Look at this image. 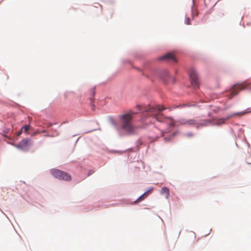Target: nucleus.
I'll list each match as a JSON object with an SVG mask.
<instances>
[{
	"label": "nucleus",
	"instance_id": "nucleus-1",
	"mask_svg": "<svg viewBox=\"0 0 251 251\" xmlns=\"http://www.w3.org/2000/svg\"><path fill=\"white\" fill-rule=\"evenodd\" d=\"M137 107L140 110L143 111L144 112V115L146 117H151L160 123H167L170 126H174L175 125V121L171 117H165L162 113V111L166 109L164 106H149L148 107L143 108L141 105H137Z\"/></svg>",
	"mask_w": 251,
	"mask_h": 251
},
{
	"label": "nucleus",
	"instance_id": "nucleus-2",
	"mask_svg": "<svg viewBox=\"0 0 251 251\" xmlns=\"http://www.w3.org/2000/svg\"><path fill=\"white\" fill-rule=\"evenodd\" d=\"M137 112L129 111L128 113L120 116L122 124V128L128 133H131L134 128L131 124V120L132 116Z\"/></svg>",
	"mask_w": 251,
	"mask_h": 251
},
{
	"label": "nucleus",
	"instance_id": "nucleus-3",
	"mask_svg": "<svg viewBox=\"0 0 251 251\" xmlns=\"http://www.w3.org/2000/svg\"><path fill=\"white\" fill-rule=\"evenodd\" d=\"M190 78L192 86L195 89L198 88L200 85L199 80L197 73L195 70L192 69L190 71Z\"/></svg>",
	"mask_w": 251,
	"mask_h": 251
},
{
	"label": "nucleus",
	"instance_id": "nucleus-4",
	"mask_svg": "<svg viewBox=\"0 0 251 251\" xmlns=\"http://www.w3.org/2000/svg\"><path fill=\"white\" fill-rule=\"evenodd\" d=\"M225 119H213L212 121L209 120H202L201 121L199 125L201 126H207L211 124L215 125H220L224 123L226 121Z\"/></svg>",
	"mask_w": 251,
	"mask_h": 251
},
{
	"label": "nucleus",
	"instance_id": "nucleus-5",
	"mask_svg": "<svg viewBox=\"0 0 251 251\" xmlns=\"http://www.w3.org/2000/svg\"><path fill=\"white\" fill-rule=\"evenodd\" d=\"M246 86L247 85H245L244 83L240 84H237L234 85L231 91V97L229 98L230 99L233 96L236 95L238 94L239 91L244 89L246 87Z\"/></svg>",
	"mask_w": 251,
	"mask_h": 251
},
{
	"label": "nucleus",
	"instance_id": "nucleus-6",
	"mask_svg": "<svg viewBox=\"0 0 251 251\" xmlns=\"http://www.w3.org/2000/svg\"><path fill=\"white\" fill-rule=\"evenodd\" d=\"M62 174H60V176L58 178V179L65 181H70L72 179L71 176L70 174L63 171H62Z\"/></svg>",
	"mask_w": 251,
	"mask_h": 251
},
{
	"label": "nucleus",
	"instance_id": "nucleus-7",
	"mask_svg": "<svg viewBox=\"0 0 251 251\" xmlns=\"http://www.w3.org/2000/svg\"><path fill=\"white\" fill-rule=\"evenodd\" d=\"M28 142L29 140L28 139H24L21 141H20L18 145H16V147L20 149H23L24 148L27 146Z\"/></svg>",
	"mask_w": 251,
	"mask_h": 251
},
{
	"label": "nucleus",
	"instance_id": "nucleus-8",
	"mask_svg": "<svg viewBox=\"0 0 251 251\" xmlns=\"http://www.w3.org/2000/svg\"><path fill=\"white\" fill-rule=\"evenodd\" d=\"M160 59L161 60H173L175 62H176V59L174 57L173 54L171 53H168L166 54L165 55L162 56Z\"/></svg>",
	"mask_w": 251,
	"mask_h": 251
},
{
	"label": "nucleus",
	"instance_id": "nucleus-9",
	"mask_svg": "<svg viewBox=\"0 0 251 251\" xmlns=\"http://www.w3.org/2000/svg\"><path fill=\"white\" fill-rule=\"evenodd\" d=\"M152 189L147 191L145 192L143 195L140 196L136 201H134V203H137L140 201H143L145 198H146L149 194H151L152 192Z\"/></svg>",
	"mask_w": 251,
	"mask_h": 251
},
{
	"label": "nucleus",
	"instance_id": "nucleus-10",
	"mask_svg": "<svg viewBox=\"0 0 251 251\" xmlns=\"http://www.w3.org/2000/svg\"><path fill=\"white\" fill-rule=\"evenodd\" d=\"M248 110H249V109H247V110H245L244 111L233 113L232 115L227 117L226 118V120H228L229 119L231 118V117H232L234 116H237L240 117V116H243L247 113H251V111H248Z\"/></svg>",
	"mask_w": 251,
	"mask_h": 251
},
{
	"label": "nucleus",
	"instance_id": "nucleus-11",
	"mask_svg": "<svg viewBox=\"0 0 251 251\" xmlns=\"http://www.w3.org/2000/svg\"><path fill=\"white\" fill-rule=\"evenodd\" d=\"M50 174H51V175L58 179V178L59 177V176H60V175L62 174V171L60 170H58V169H51L50 171Z\"/></svg>",
	"mask_w": 251,
	"mask_h": 251
},
{
	"label": "nucleus",
	"instance_id": "nucleus-12",
	"mask_svg": "<svg viewBox=\"0 0 251 251\" xmlns=\"http://www.w3.org/2000/svg\"><path fill=\"white\" fill-rule=\"evenodd\" d=\"M160 193L162 195H165L166 198L168 199L170 195L169 189L166 187H164L162 188Z\"/></svg>",
	"mask_w": 251,
	"mask_h": 251
},
{
	"label": "nucleus",
	"instance_id": "nucleus-13",
	"mask_svg": "<svg viewBox=\"0 0 251 251\" xmlns=\"http://www.w3.org/2000/svg\"><path fill=\"white\" fill-rule=\"evenodd\" d=\"M187 125L192 126L196 124V121L194 119H189L187 121Z\"/></svg>",
	"mask_w": 251,
	"mask_h": 251
},
{
	"label": "nucleus",
	"instance_id": "nucleus-14",
	"mask_svg": "<svg viewBox=\"0 0 251 251\" xmlns=\"http://www.w3.org/2000/svg\"><path fill=\"white\" fill-rule=\"evenodd\" d=\"M187 121H188V120L187 119H180L179 121V122L180 123V124L181 125H187Z\"/></svg>",
	"mask_w": 251,
	"mask_h": 251
},
{
	"label": "nucleus",
	"instance_id": "nucleus-15",
	"mask_svg": "<svg viewBox=\"0 0 251 251\" xmlns=\"http://www.w3.org/2000/svg\"><path fill=\"white\" fill-rule=\"evenodd\" d=\"M22 129L24 128L25 132H27L30 128V125H27L23 126Z\"/></svg>",
	"mask_w": 251,
	"mask_h": 251
},
{
	"label": "nucleus",
	"instance_id": "nucleus-16",
	"mask_svg": "<svg viewBox=\"0 0 251 251\" xmlns=\"http://www.w3.org/2000/svg\"><path fill=\"white\" fill-rule=\"evenodd\" d=\"M91 97H90V100H92V99H94V97L95 95V90H94V89L91 90Z\"/></svg>",
	"mask_w": 251,
	"mask_h": 251
},
{
	"label": "nucleus",
	"instance_id": "nucleus-17",
	"mask_svg": "<svg viewBox=\"0 0 251 251\" xmlns=\"http://www.w3.org/2000/svg\"><path fill=\"white\" fill-rule=\"evenodd\" d=\"M186 24L187 25L190 24V19L189 18H187L186 20Z\"/></svg>",
	"mask_w": 251,
	"mask_h": 251
},
{
	"label": "nucleus",
	"instance_id": "nucleus-18",
	"mask_svg": "<svg viewBox=\"0 0 251 251\" xmlns=\"http://www.w3.org/2000/svg\"><path fill=\"white\" fill-rule=\"evenodd\" d=\"M22 132V128H21V130L17 133V136H20Z\"/></svg>",
	"mask_w": 251,
	"mask_h": 251
},
{
	"label": "nucleus",
	"instance_id": "nucleus-19",
	"mask_svg": "<svg viewBox=\"0 0 251 251\" xmlns=\"http://www.w3.org/2000/svg\"><path fill=\"white\" fill-rule=\"evenodd\" d=\"M52 126V124L51 123H49V124H48L47 126L48 127H50V126Z\"/></svg>",
	"mask_w": 251,
	"mask_h": 251
},
{
	"label": "nucleus",
	"instance_id": "nucleus-20",
	"mask_svg": "<svg viewBox=\"0 0 251 251\" xmlns=\"http://www.w3.org/2000/svg\"><path fill=\"white\" fill-rule=\"evenodd\" d=\"M40 133V131H38V130H37V131H36L35 132L34 135H36V134H38V133Z\"/></svg>",
	"mask_w": 251,
	"mask_h": 251
},
{
	"label": "nucleus",
	"instance_id": "nucleus-21",
	"mask_svg": "<svg viewBox=\"0 0 251 251\" xmlns=\"http://www.w3.org/2000/svg\"><path fill=\"white\" fill-rule=\"evenodd\" d=\"M41 132H42V133H46V132H47V131H46V130H42V131H41Z\"/></svg>",
	"mask_w": 251,
	"mask_h": 251
}]
</instances>
